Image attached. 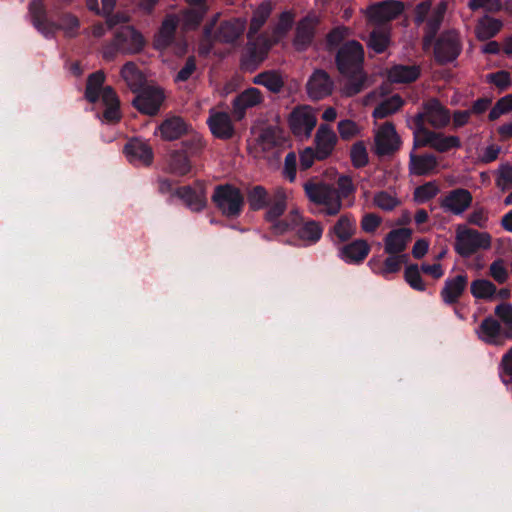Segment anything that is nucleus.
Masks as SVG:
<instances>
[{"label":"nucleus","mask_w":512,"mask_h":512,"mask_svg":"<svg viewBox=\"0 0 512 512\" xmlns=\"http://www.w3.org/2000/svg\"><path fill=\"white\" fill-rule=\"evenodd\" d=\"M363 58V47L357 41L347 42L338 51V69L345 78L341 91L347 97L359 93L364 88L366 77L362 71Z\"/></svg>","instance_id":"f257e3e1"},{"label":"nucleus","mask_w":512,"mask_h":512,"mask_svg":"<svg viewBox=\"0 0 512 512\" xmlns=\"http://www.w3.org/2000/svg\"><path fill=\"white\" fill-rule=\"evenodd\" d=\"M288 192L282 187H277L268 202L265 213V220L271 224L274 234H284L296 228L303 220L298 209H292L288 215L280 219L287 208Z\"/></svg>","instance_id":"f03ea898"},{"label":"nucleus","mask_w":512,"mask_h":512,"mask_svg":"<svg viewBox=\"0 0 512 512\" xmlns=\"http://www.w3.org/2000/svg\"><path fill=\"white\" fill-rule=\"evenodd\" d=\"M446 10V1H440L434 6V8H431V2L429 0H423L416 5L415 23L417 25H421L423 23L426 24V35L423 40L424 49H428L431 46L433 38L444 18Z\"/></svg>","instance_id":"7ed1b4c3"},{"label":"nucleus","mask_w":512,"mask_h":512,"mask_svg":"<svg viewBox=\"0 0 512 512\" xmlns=\"http://www.w3.org/2000/svg\"><path fill=\"white\" fill-rule=\"evenodd\" d=\"M146 44L143 35L132 26H124L115 32L113 42L103 49V57L111 60L116 53L135 54Z\"/></svg>","instance_id":"20e7f679"},{"label":"nucleus","mask_w":512,"mask_h":512,"mask_svg":"<svg viewBox=\"0 0 512 512\" xmlns=\"http://www.w3.org/2000/svg\"><path fill=\"white\" fill-rule=\"evenodd\" d=\"M491 242V236L487 232H480L466 225L456 227L454 249L462 257H470L479 250L489 249Z\"/></svg>","instance_id":"39448f33"},{"label":"nucleus","mask_w":512,"mask_h":512,"mask_svg":"<svg viewBox=\"0 0 512 512\" xmlns=\"http://www.w3.org/2000/svg\"><path fill=\"white\" fill-rule=\"evenodd\" d=\"M304 190L309 200L322 206L321 212L326 215H336L339 213L342 203L337 191L323 183L307 182L304 184Z\"/></svg>","instance_id":"423d86ee"},{"label":"nucleus","mask_w":512,"mask_h":512,"mask_svg":"<svg viewBox=\"0 0 512 512\" xmlns=\"http://www.w3.org/2000/svg\"><path fill=\"white\" fill-rule=\"evenodd\" d=\"M219 14H215L212 19L204 27V40L211 43L219 41L222 43L235 42L244 32L246 21L241 18H233L223 21L217 32L213 34V29L218 22Z\"/></svg>","instance_id":"0eeeda50"},{"label":"nucleus","mask_w":512,"mask_h":512,"mask_svg":"<svg viewBox=\"0 0 512 512\" xmlns=\"http://www.w3.org/2000/svg\"><path fill=\"white\" fill-rule=\"evenodd\" d=\"M460 146L461 141L458 136L445 135L422 127L414 128L413 130L414 149L430 147L440 153H444L451 149L459 148Z\"/></svg>","instance_id":"6e6552de"},{"label":"nucleus","mask_w":512,"mask_h":512,"mask_svg":"<svg viewBox=\"0 0 512 512\" xmlns=\"http://www.w3.org/2000/svg\"><path fill=\"white\" fill-rule=\"evenodd\" d=\"M212 199L222 214L227 217H237L244 203L240 190L231 185L216 187Z\"/></svg>","instance_id":"1a4fd4ad"},{"label":"nucleus","mask_w":512,"mask_h":512,"mask_svg":"<svg viewBox=\"0 0 512 512\" xmlns=\"http://www.w3.org/2000/svg\"><path fill=\"white\" fill-rule=\"evenodd\" d=\"M450 118L449 111L438 100L431 99L425 102L422 111L415 115L414 128H427L426 124L434 128H442L450 122Z\"/></svg>","instance_id":"9d476101"},{"label":"nucleus","mask_w":512,"mask_h":512,"mask_svg":"<svg viewBox=\"0 0 512 512\" xmlns=\"http://www.w3.org/2000/svg\"><path fill=\"white\" fill-rule=\"evenodd\" d=\"M288 124L296 137L308 139L317 124V115L309 105L296 106L288 117Z\"/></svg>","instance_id":"9b49d317"},{"label":"nucleus","mask_w":512,"mask_h":512,"mask_svg":"<svg viewBox=\"0 0 512 512\" xmlns=\"http://www.w3.org/2000/svg\"><path fill=\"white\" fill-rule=\"evenodd\" d=\"M374 143L375 153L379 156H384L397 151L401 145V140L394 125L386 122L376 130Z\"/></svg>","instance_id":"f8f14e48"},{"label":"nucleus","mask_w":512,"mask_h":512,"mask_svg":"<svg viewBox=\"0 0 512 512\" xmlns=\"http://www.w3.org/2000/svg\"><path fill=\"white\" fill-rule=\"evenodd\" d=\"M404 6L399 1H383L369 6L365 10L368 21L378 25L391 21L403 12Z\"/></svg>","instance_id":"ddd939ff"},{"label":"nucleus","mask_w":512,"mask_h":512,"mask_svg":"<svg viewBox=\"0 0 512 512\" xmlns=\"http://www.w3.org/2000/svg\"><path fill=\"white\" fill-rule=\"evenodd\" d=\"M164 100L163 91L159 87L146 86L133 100V105L141 112L147 115L158 113Z\"/></svg>","instance_id":"4468645a"},{"label":"nucleus","mask_w":512,"mask_h":512,"mask_svg":"<svg viewBox=\"0 0 512 512\" xmlns=\"http://www.w3.org/2000/svg\"><path fill=\"white\" fill-rule=\"evenodd\" d=\"M460 53L459 36L454 31L442 35L435 46V58L440 63L454 60Z\"/></svg>","instance_id":"2eb2a0df"},{"label":"nucleus","mask_w":512,"mask_h":512,"mask_svg":"<svg viewBox=\"0 0 512 512\" xmlns=\"http://www.w3.org/2000/svg\"><path fill=\"white\" fill-rule=\"evenodd\" d=\"M338 142L335 131L327 124H321L314 137L315 149L318 152V160L327 159L334 151Z\"/></svg>","instance_id":"dca6fc26"},{"label":"nucleus","mask_w":512,"mask_h":512,"mask_svg":"<svg viewBox=\"0 0 512 512\" xmlns=\"http://www.w3.org/2000/svg\"><path fill=\"white\" fill-rule=\"evenodd\" d=\"M472 194L463 188L450 191L441 201V207L455 215L463 214L471 205Z\"/></svg>","instance_id":"f3484780"},{"label":"nucleus","mask_w":512,"mask_h":512,"mask_svg":"<svg viewBox=\"0 0 512 512\" xmlns=\"http://www.w3.org/2000/svg\"><path fill=\"white\" fill-rule=\"evenodd\" d=\"M124 152L128 160L135 165L148 166L153 161V151L151 146L140 139L130 140L125 145Z\"/></svg>","instance_id":"a211bd4d"},{"label":"nucleus","mask_w":512,"mask_h":512,"mask_svg":"<svg viewBox=\"0 0 512 512\" xmlns=\"http://www.w3.org/2000/svg\"><path fill=\"white\" fill-rule=\"evenodd\" d=\"M406 262V255L389 254L382 260L380 257H372L368 265L371 270L384 278L400 271L402 265Z\"/></svg>","instance_id":"6ab92c4d"},{"label":"nucleus","mask_w":512,"mask_h":512,"mask_svg":"<svg viewBox=\"0 0 512 512\" xmlns=\"http://www.w3.org/2000/svg\"><path fill=\"white\" fill-rule=\"evenodd\" d=\"M476 332L482 341L490 345L503 346L507 339L504 331L502 332L501 323L492 317L485 318Z\"/></svg>","instance_id":"aec40b11"},{"label":"nucleus","mask_w":512,"mask_h":512,"mask_svg":"<svg viewBox=\"0 0 512 512\" xmlns=\"http://www.w3.org/2000/svg\"><path fill=\"white\" fill-rule=\"evenodd\" d=\"M207 123L217 138L230 139L234 135V127L228 113L211 110Z\"/></svg>","instance_id":"412c9836"},{"label":"nucleus","mask_w":512,"mask_h":512,"mask_svg":"<svg viewBox=\"0 0 512 512\" xmlns=\"http://www.w3.org/2000/svg\"><path fill=\"white\" fill-rule=\"evenodd\" d=\"M332 90L333 82L329 75L322 70L315 71L307 83L309 96L316 100L330 95Z\"/></svg>","instance_id":"4be33fe9"},{"label":"nucleus","mask_w":512,"mask_h":512,"mask_svg":"<svg viewBox=\"0 0 512 512\" xmlns=\"http://www.w3.org/2000/svg\"><path fill=\"white\" fill-rule=\"evenodd\" d=\"M263 101V95L257 88L251 87L240 93L233 101V113L237 119L245 116L248 108L255 107Z\"/></svg>","instance_id":"5701e85b"},{"label":"nucleus","mask_w":512,"mask_h":512,"mask_svg":"<svg viewBox=\"0 0 512 512\" xmlns=\"http://www.w3.org/2000/svg\"><path fill=\"white\" fill-rule=\"evenodd\" d=\"M411 240V230L408 228H398L390 231L384 239V249L387 254L401 253L406 249Z\"/></svg>","instance_id":"b1692460"},{"label":"nucleus","mask_w":512,"mask_h":512,"mask_svg":"<svg viewBox=\"0 0 512 512\" xmlns=\"http://www.w3.org/2000/svg\"><path fill=\"white\" fill-rule=\"evenodd\" d=\"M178 19L175 15H168L163 20L159 31L154 36L153 45L158 50H164L171 45L174 40Z\"/></svg>","instance_id":"393cba45"},{"label":"nucleus","mask_w":512,"mask_h":512,"mask_svg":"<svg viewBox=\"0 0 512 512\" xmlns=\"http://www.w3.org/2000/svg\"><path fill=\"white\" fill-rule=\"evenodd\" d=\"M176 195L193 211H200L206 205V194L201 185H197L196 188L180 187L176 190Z\"/></svg>","instance_id":"a878e982"},{"label":"nucleus","mask_w":512,"mask_h":512,"mask_svg":"<svg viewBox=\"0 0 512 512\" xmlns=\"http://www.w3.org/2000/svg\"><path fill=\"white\" fill-rule=\"evenodd\" d=\"M468 284V278L465 274H460L454 278H449L445 281L444 287L441 290V297L446 304L456 303Z\"/></svg>","instance_id":"bb28decb"},{"label":"nucleus","mask_w":512,"mask_h":512,"mask_svg":"<svg viewBox=\"0 0 512 512\" xmlns=\"http://www.w3.org/2000/svg\"><path fill=\"white\" fill-rule=\"evenodd\" d=\"M29 14L34 26L45 35L53 34L56 25L48 21L43 0H33L29 4Z\"/></svg>","instance_id":"cd10ccee"},{"label":"nucleus","mask_w":512,"mask_h":512,"mask_svg":"<svg viewBox=\"0 0 512 512\" xmlns=\"http://www.w3.org/2000/svg\"><path fill=\"white\" fill-rule=\"evenodd\" d=\"M99 98L106 107L103 113L104 119L110 123L118 122L121 118L120 101L114 89L110 86L104 87Z\"/></svg>","instance_id":"c85d7f7f"},{"label":"nucleus","mask_w":512,"mask_h":512,"mask_svg":"<svg viewBox=\"0 0 512 512\" xmlns=\"http://www.w3.org/2000/svg\"><path fill=\"white\" fill-rule=\"evenodd\" d=\"M163 140L172 141L180 138L188 131L186 122L177 116L165 119L157 128Z\"/></svg>","instance_id":"c756f323"},{"label":"nucleus","mask_w":512,"mask_h":512,"mask_svg":"<svg viewBox=\"0 0 512 512\" xmlns=\"http://www.w3.org/2000/svg\"><path fill=\"white\" fill-rule=\"evenodd\" d=\"M414 148L410 153L409 170L411 174L421 176L431 174L437 167L438 162L433 154L416 155Z\"/></svg>","instance_id":"7c9ffc66"},{"label":"nucleus","mask_w":512,"mask_h":512,"mask_svg":"<svg viewBox=\"0 0 512 512\" xmlns=\"http://www.w3.org/2000/svg\"><path fill=\"white\" fill-rule=\"evenodd\" d=\"M370 252V245L363 239H357L341 250V258L348 263L362 262Z\"/></svg>","instance_id":"2f4dec72"},{"label":"nucleus","mask_w":512,"mask_h":512,"mask_svg":"<svg viewBox=\"0 0 512 512\" xmlns=\"http://www.w3.org/2000/svg\"><path fill=\"white\" fill-rule=\"evenodd\" d=\"M166 164L167 170L178 176L187 175L192 169L188 156L180 150L169 152L166 158Z\"/></svg>","instance_id":"473e14b6"},{"label":"nucleus","mask_w":512,"mask_h":512,"mask_svg":"<svg viewBox=\"0 0 512 512\" xmlns=\"http://www.w3.org/2000/svg\"><path fill=\"white\" fill-rule=\"evenodd\" d=\"M319 20L315 15H308L299 22L296 31L295 45L302 49L312 41Z\"/></svg>","instance_id":"72a5a7b5"},{"label":"nucleus","mask_w":512,"mask_h":512,"mask_svg":"<svg viewBox=\"0 0 512 512\" xmlns=\"http://www.w3.org/2000/svg\"><path fill=\"white\" fill-rule=\"evenodd\" d=\"M121 78L134 93L144 88L145 77L133 62H127L120 71Z\"/></svg>","instance_id":"f704fd0d"},{"label":"nucleus","mask_w":512,"mask_h":512,"mask_svg":"<svg viewBox=\"0 0 512 512\" xmlns=\"http://www.w3.org/2000/svg\"><path fill=\"white\" fill-rule=\"evenodd\" d=\"M502 26L503 23L501 20L484 16L478 20L475 27L476 37L481 41L488 40L497 35L502 29Z\"/></svg>","instance_id":"c9c22d12"},{"label":"nucleus","mask_w":512,"mask_h":512,"mask_svg":"<svg viewBox=\"0 0 512 512\" xmlns=\"http://www.w3.org/2000/svg\"><path fill=\"white\" fill-rule=\"evenodd\" d=\"M298 238L305 243V245H311L319 241L322 236L323 228L321 225L313 220L303 222L302 220L296 226Z\"/></svg>","instance_id":"e433bc0d"},{"label":"nucleus","mask_w":512,"mask_h":512,"mask_svg":"<svg viewBox=\"0 0 512 512\" xmlns=\"http://www.w3.org/2000/svg\"><path fill=\"white\" fill-rule=\"evenodd\" d=\"M253 83L266 87L270 92L279 93L284 87L283 76L277 71H265L253 78Z\"/></svg>","instance_id":"4c0bfd02"},{"label":"nucleus","mask_w":512,"mask_h":512,"mask_svg":"<svg viewBox=\"0 0 512 512\" xmlns=\"http://www.w3.org/2000/svg\"><path fill=\"white\" fill-rule=\"evenodd\" d=\"M419 68L415 65H396L388 72V79L394 83H408L419 77Z\"/></svg>","instance_id":"58836bf2"},{"label":"nucleus","mask_w":512,"mask_h":512,"mask_svg":"<svg viewBox=\"0 0 512 512\" xmlns=\"http://www.w3.org/2000/svg\"><path fill=\"white\" fill-rule=\"evenodd\" d=\"M272 10H273V4H272L271 0H264L254 10L253 17L251 19L249 33H248L249 38H251L253 34L257 33L260 30V28L264 25V23L270 16Z\"/></svg>","instance_id":"ea45409f"},{"label":"nucleus","mask_w":512,"mask_h":512,"mask_svg":"<svg viewBox=\"0 0 512 512\" xmlns=\"http://www.w3.org/2000/svg\"><path fill=\"white\" fill-rule=\"evenodd\" d=\"M496 173V186L501 191L508 190L512 185V166L509 164L500 165ZM503 203L505 206L512 205V191L505 197Z\"/></svg>","instance_id":"a19ab883"},{"label":"nucleus","mask_w":512,"mask_h":512,"mask_svg":"<svg viewBox=\"0 0 512 512\" xmlns=\"http://www.w3.org/2000/svg\"><path fill=\"white\" fill-rule=\"evenodd\" d=\"M270 198L268 191L260 185L253 186L247 192L248 205L254 211L265 208Z\"/></svg>","instance_id":"79ce46f5"},{"label":"nucleus","mask_w":512,"mask_h":512,"mask_svg":"<svg viewBox=\"0 0 512 512\" xmlns=\"http://www.w3.org/2000/svg\"><path fill=\"white\" fill-rule=\"evenodd\" d=\"M105 74L103 71L92 73L87 80L85 97L88 101L94 103L99 99L100 92L104 88Z\"/></svg>","instance_id":"37998d69"},{"label":"nucleus","mask_w":512,"mask_h":512,"mask_svg":"<svg viewBox=\"0 0 512 512\" xmlns=\"http://www.w3.org/2000/svg\"><path fill=\"white\" fill-rule=\"evenodd\" d=\"M208 11V7H190L182 13V26L185 30H194L196 29L201 21L203 20L205 14Z\"/></svg>","instance_id":"c03bdc74"},{"label":"nucleus","mask_w":512,"mask_h":512,"mask_svg":"<svg viewBox=\"0 0 512 512\" xmlns=\"http://www.w3.org/2000/svg\"><path fill=\"white\" fill-rule=\"evenodd\" d=\"M403 105V100L398 95L382 101L373 111V117L377 119H383L396 111H398Z\"/></svg>","instance_id":"a18cd8bd"},{"label":"nucleus","mask_w":512,"mask_h":512,"mask_svg":"<svg viewBox=\"0 0 512 512\" xmlns=\"http://www.w3.org/2000/svg\"><path fill=\"white\" fill-rule=\"evenodd\" d=\"M356 230V220L348 215L341 216L333 231L340 241H346L353 236Z\"/></svg>","instance_id":"49530a36"},{"label":"nucleus","mask_w":512,"mask_h":512,"mask_svg":"<svg viewBox=\"0 0 512 512\" xmlns=\"http://www.w3.org/2000/svg\"><path fill=\"white\" fill-rule=\"evenodd\" d=\"M471 293L475 298L488 299L496 293V286L489 280L478 279L471 283Z\"/></svg>","instance_id":"de8ad7c7"},{"label":"nucleus","mask_w":512,"mask_h":512,"mask_svg":"<svg viewBox=\"0 0 512 512\" xmlns=\"http://www.w3.org/2000/svg\"><path fill=\"white\" fill-rule=\"evenodd\" d=\"M494 313L504 327V336L507 339H512V305L500 304L496 306Z\"/></svg>","instance_id":"09e8293b"},{"label":"nucleus","mask_w":512,"mask_h":512,"mask_svg":"<svg viewBox=\"0 0 512 512\" xmlns=\"http://www.w3.org/2000/svg\"><path fill=\"white\" fill-rule=\"evenodd\" d=\"M389 31L385 28L377 29L371 32L368 46L376 53H382L389 45Z\"/></svg>","instance_id":"8fccbe9b"},{"label":"nucleus","mask_w":512,"mask_h":512,"mask_svg":"<svg viewBox=\"0 0 512 512\" xmlns=\"http://www.w3.org/2000/svg\"><path fill=\"white\" fill-rule=\"evenodd\" d=\"M374 205L382 210H393L400 204L399 199L394 193L381 191L375 194L373 199Z\"/></svg>","instance_id":"3c124183"},{"label":"nucleus","mask_w":512,"mask_h":512,"mask_svg":"<svg viewBox=\"0 0 512 512\" xmlns=\"http://www.w3.org/2000/svg\"><path fill=\"white\" fill-rule=\"evenodd\" d=\"M512 112V94L500 98L489 112V119L494 121L504 114Z\"/></svg>","instance_id":"603ef678"},{"label":"nucleus","mask_w":512,"mask_h":512,"mask_svg":"<svg viewBox=\"0 0 512 512\" xmlns=\"http://www.w3.org/2000/svg\"><path fill=\"white\" fill-rule=\"evenodd\" d=\"M352 164L357 167H364L368 163V153L364 142H356L350 151Z\"/></svg>","instance_id":"864d4df0"},{"label":"nucleus","mask_w":512,"mask_h":512,"mask_svg":"<svg viewBox=\"0 0 512 512\" xmlns=\"http://www.w3.org/2000/svg\"><path fill=\"white\" fill-rule=\"evenodd\" d=\"M404 278L406 282L415 290L424 291L425 284L420 275V270L417 265H409L404 271Z\"/></svg>","instance_id":"5fc2aeb1"},{"label":"nucleus","mask_w":512,"mask_h":512,"mask_svg":"<svg viewBox=\"0 0 512 512\" xmlns=\"http://www.w3.org/2000/svg\"><path fill=\"white\" fill-rule=\"evenodd\" d=\"M80 23L76 16L72 14H65L60 20L59 26H56V30L61 29L65 36L74 37L77 34Z\"/></svg>","instance_id":"6e6d98bb"},{"label":"nucleus","mask_w":512,"mask_h":512,"mask_svg":"<svg viewBox=\"0 0 512 512\" xmlns=\"http://www.w3.org/2000/svg\"><path fill=\"white\" fill-rule=\"evenodd\" d=\"M293 19L294 17L290 12H283L280 15L278 24L273 32V43L278 42L286 34L292 26Z\"/></svg>","instance_id":"4d7b16f0"},{"label":"nucleus","mask_w":512,"mask_h":512,"mask_svg":"<svg viewBox=\"0 0 512 512\" xmlns=\"http://www.w3.org/2000/svg\"><path fill=\"white\" fill-rule=\"evenodd\" d=\"M439 192L438 186L433 182H428L422 186H419L414 191V199L419 203H424L433 197H435Z\"/></svg>","instance_id":"13d9d810"},{"label":"nucleus","mask_w":512,"mask_h":512,"mask_svg":"<svg viewBox=\"0 0 512 512\" xmlns=\"http://www.w3.org/2000/svg\"><path fill=\"white\" fill-rule=\"evenodd\" d=\"M337 129L343 140H350L359 135L361 131L360 126L349 119L341 120L337 125Z\"/></svg>","instance_id":"bf43d9fd"},{"label":"nucleus","mask_w":512,"mask_h":512,"mask_svg":"<svg viewBox=\"0 0 512 512\" xmlns=\"http://www.w3.org/2000/svg\"><path fill=\"white\" fill-rule=\"evenodd\" d=\"M183 149L180 150L184 152L187 156H195L199 154L204 148V141L201 136L194 135L191 138L182 142Z\"/></svg>","instance_id":"052dcab7"},{"label":"nucleus","mask_w":512,"mask_h":512,"mask_svg":"<svg viewBox=\"0 0 512 512\" xmlns=\"http://www.w3.org/2000/svg\"><path fill=\"white\" fill-rule=\"evenodd\" d=\"M500 377L505 384L512 381V347L503 355L500 362Z\"/></svg>","instance_id":"680f3d73"},{"label":"nucleus","mask_w":512,"mask_h":512,"mask_svg":"<svg viewBox=\"0 0 512 512\" xmlns=\"http://www.w3.org/2000/svg\"><path fill=\"white\" fill-rule=\"evenodd\" d=\"M468 7L471 10L483 8L488 12H498L503 8V5L501 0H470Z\"/></svg>","instance_id":"e2e57ef3"},{"label":"nucleus","mask_w":512,"mask_h":512,"mask_svg":"<svg viewBox=\"0 0 512 512\" xmlns=\"http://www.w3.org/2000/svg\"><path fill=\"white\" fill-rule=\"evenodd\" d=\"M115 6V0H87L89 10L97 14H109Z\"/></svg>","instance_id":"0e129e2a"},{"label":"nucleus","mask_w":512,"mask_h":512,"mask_svg":"<svg viewBox=\"0 0 512 512\" xmlns=\"http://www.w3.org/2000/svg\"><path fill=\"white\" fill-rule=\"evenodd\" d=\"M491 277L498 282L499 284H503L508 279V272L505 267L504 261L498 259L494 261L489 268Z\"/></svg>","instance_id":"69168bd1"},{"label":"nucleus","mask_w":512,"mask_h":512,"mask_svg":"<svg viewBox=\"0 0 512 512\" xmlns=\"http://www.w3.org/2000/svg\"><path fill=\"white\" fill-rule=\"evenodd\" d=\"M489 219L488 211L483 207L475 208L468 215V222L480 228H485Z\"/></svg>","instance_id":"338daca9"},{"label":"nucleus","mask_w":512,"mask_h":512,"mask_svg":"<svg viewBox=\"0 0 512 512\" xmlns=\"http://www.w3.org/2000/svg\"><path fill=\"white\" fill-rule=\"evenodd\" d=\"M296 164V154L294 152L288 153L284 161L283 174L290 182L296 179Z\"/></svg>","instance_id":"774afa93"}]
</instances>
